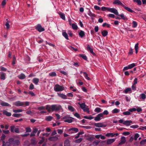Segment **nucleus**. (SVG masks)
Returning <instances> with one entry per match:
<instances>
[{"instance_id":"f257e3e1","label":"nucleus","mask_w":146,"mask_h":146,"mask_svg":"<svg viewBox=\"0 0 146 146\" xmlns=\"http://www.w3.org/2000/svg\"><path fill=\"white\" fill-rule=\"evenodd\" d=\"M101 10L103 11H108L113 13L117 15H119V13L117 10L114 8H110L103 7H101Z\"/></svg>"},{"instance_id":"f03ea898","label":"nucleus","mask_w":146,"mask_h":146,"mask_svg":"<svg viewBox=\"0 0 146 146\" xmlns=\"http://www.w3.org/2000/svg\"><path fill=\"white\" fill-rule=\"evenodd\" d=\"M9 141V142L12 143L13 146H18L20 143V141L18 139L11 138H10Z\"/></svg>"},{"instance_id":"7ed1b4c3","label":"nucleus","mask_w":146,"mask_h":146,"mask_svg":"<svg viewBox=\"0 0 146 146\" xmlns=\"http://www.w3.org/2000/svg\"><path fill=\"white\" fill-rule=\"evenodd\" d=\"M54 90L56 92H61L64 89V87L58 84H56L54 87Z\"/></svg>"},{"instance_id":"20e7f679","label":"nucleus","mask_w":146,"mask_h":146,"mask_svg":"<svg viewBox=\"0 0 146 146\" xmlns=\"http://www.w3.org/2000/svg\"><path fill=\"white\" fill-rule=\"evenodd\" d=\"M51 110L52 111H57L60 110L61 108V106L57 105H53L51 106Z\"/></svg>"},{"instance_id":"39448f33","label":"nucleus","mask_w":146,"mask_h":146,"mask_svg":"<svg viewBox=\"0 0 146 146\" xmlns=\"http://www.w3.org/2000/svg\"><path fill=\"white\" fill-rule=\"evenodd\" d=\"M81 108L82 109L84 112H87L89 113V109L88 108H86V105L85 103H83L81 104L80 103H78Z\"/></svg>"},{"instance_id":"423d86ee","label":"nucleus","mask_w":146,"mask_h":146,"mask_svg":"<svg viewBox=\"0 0 146 146\" xmlns=\"http://www.w3.org/2000/svg\"><path fill=\"white\" fill-rule=\"evenodd\" d=\"M103 114L100 113L98 114L94 118V120L96 121H99L101 119V118L103 117Z\"/></svg>"},{"instance_id":"0eeeda50","label":"nucleus","mask_w":146,"mask_h":146,"mask_svg":"<svg viewBox=\"0 0 146 146\" xmlns=\"http://www.w3.org/2000/svg\"><path fill=\"white\" fill-rule=\"evenodd\" d=\"M37 30L39 32H41L44 31V28L42 27L40 25H38L36 28Z\"/></svg>"},{"instance_id":"6e6552de","label":"nucleus","mask_w":146,"mask_h":146,"mask_svg":"<svg viewBox=\"0 0 146 146\" xmlns=\"http://www.w3.org/2000/svg\"><path fill=\"white\" fill-rule=\"evenodd\" d=\"M113 4L114 5H120L123 7V4L121 1L119 0H114V1L113 2Z\"/></svg>"},{"instance_id":"1a4fd4ad","label":"nucleus","mask_w":146,"mask_h":146,"mask_svg":"<svg viewBox=\"0 0 146 146\" xmlns=\"http://www.w3.org/2000/svg\"><path fill=\"white\" fill-rule=\"evenodd\" d=\"M58 139L57 135H56L54 136L50 137L48 138V140L50 141H54L57 140Z\"/></svg>"},{"instance_id":"9d476101","label":"nucleus","mask_w":146,"mask_h":146,"mask_svg":"<svg viewBox=\"0 0 146 146\" xmlns=\"http://www.w3.org/2000/svg\"><path fill=\"white\" fill-rule=\"evenodd\" d=\"M25 104L23 102L18 101L15 103V105L17 106H22Z\"/></svg>"},{"instance_id":"9b49d317","label":"nucleus","mask_w":146,"mask_h":146,"mask_svg":"<svg viewBox=\"0 0 146 146\" xmlns=\"http://www.w3.org/2000/svg\"><path fill=\"white\" fill-rule=\"evenodd\" d=\"M126 141L125 137L124 136H123L121 137L120 142L119 143V145H122L124 144Z\"/></svg>"},{"instance_id":"f8f14e48","label":"nucleus","mask_w":146,"mask_h":146,"mask_svg":"<svg viewBox=\"0 0 146 146\" xmlns=\"http://www.w3.org/2000/svg\"><path fill=\"white\" fill-rule=\"evenodd\" d=\"M94 125L95 126L98 127H106V125L103 124L101 123H95Z\"/></svg>"},{"instance_id":"ddd939ff","label":"nucleus","mask_w":146,"mask_h":146,"mask_svg":"<svg viewBox=\"0 0 146 146\" xmlns=\"http://www.w3.org/2000/svg\"><path fill=\"white\" fill-rule=\"evenodd\" d=\"M115 140V139H110L107 140V143L108 145H110L114 142Z\"/></svg>"},{"instance_id":"4468645a","label":"nucleus","mask_w":146,"mask_h":146,"mask_svg":"<svg viewBox=\"0 0 146 146\" xmlns=\"http://www.w3.org/2000/svg\"><path fill=\"white\" fill-rule=\"evenodd\" d=\"M0 104L2 106H7L10 107L11 106V105L8 103L3 101H2L0 103Z\"/></svg>"},{"instance_id":"2eb2a0df","label":"nucleus","mask_w":146,"mask_h":146,"mask_svg":"<svg viewBox=\"0 0 146 146\" xmlns=\"http://www.w3.org/2000/svg\"><path fill=\"white\" fill-rule=\"evenodd\" d=\"M132 123V121L131 120H127L123 122V124L127 126H129L130 125V123Z\"/></svg>"},{"instance_id":"dca6fc26","label":"nucleus","mask_w":146,"mask_h":146,"mask_svg":"<svg viewBox=\"0 0 146 146\" xmlns=\"http://www.w3.org/2000/svg\"><path fill=\"white\" fill-rule=\"evenodd\" d=\"M125 4H124L123 6V7H124L125 10L131 13H133L134 12V11L130 8L128 7L125 6Z\"/></svg>"},{"instance_id":"f3484780","label":"nucleus","mask_w":146,"mask_h":146,"mask_svg":"<svg viewBox=\"0 0 146 146\" xmlns=\"http://www.w3.org/2000/svg\"><path fill=\"white\" fill-rule=\"evenodd\" d=\"M57 94L59 97L61 98L62 99H67L66 96L65 94H59L58 93Z\"/></svg>"},{"instance_id":"a211bd4d","label":"nucleus","mask_w":146,"mask_h":146,"mask_svg":"<svg viewBox=\"0 0 146 146\" xmlns=\"http://www.w3.org/2000/svg\"><path fill=\"white\" fill-rule=\"evenodd\" d=\"M39 81V79L38 78H34L32 80L33 82L35 85H37Z\"/></svg>"},{"instance_id":"6ab92c4d","label":"nucleus","mask_w":146,"mask_h":146,"mask_svg":"<svg viewBox=\"0 0 146 146\" xmlns=\"http://www.w3.org/2000/svg\"><path fill=\"white\" fill-rule=\"evenodd\" d=\"M87 49L88 50H89L90 53L92 54L93 55L95 54L94 53L93 51V49L90 47V45L88 44L87 45Z\"/></svg>"},{"instance_id":"aec40b11","label":"nucleus","mask_w":146,"mask_h":146,"mask_svg":"<svg viewBox=\"0 0 146 146\" xmlns=\"http://www.w3.org/2000/svg\"><path fill=\"white\" fill-rule=\"evenodd\" d=\"M3 113L4 115L7 116H10L11 115V114L10 112H8L5 110H4L3 111Z\"/></svg>"},{"instance_id":"412c9836","label":"nucleus","mask_w":146,"mask_h":146,"mask_svg":"<svg viewBox=\"0 0 146 146\" xmlns=\"http://www.w3.org/2000/svg\"><path fill=\"white\" fill-rule=\"evenodd\" d=\"M18 77L21 80L24 79L26 77L25 75L23 73H21L19 75Z\"/></svg>"},{"instance_id":"4be33fe9","label":"nucleus","mask_w":146,"mask_h":146,"mask_svg":"<svg viewBox=\"0 0 146 146\" xmlns=\"http://www.w3.org/2000/svg\"><path fill=\"white\" fill-rule=\"evenodd\" d=\"M1 80H4L5 79L6 74L3 72H1Z\"/></svg>"},{"instance_id":"5701e85b","label":"nucleus","mask_w":146,"mask_h":146,"mask_svg":"<svg viewBox=\"0 0 146 146\" xmlns=\"http://www.w3.org/2000/svg\"><path fill=\"white\" fill-rule=\"evenodd\" d=\"M102 35L104 36L105 37L107 35L108 33V31L107 30H104L102 32Z\"/></svg>"},{"instance_id":"b1692460","label":"nucleus","mask_w":146,"mask_h":146,"mask_svg":"<svg viewBox=\"0 0 146 146\" xmlns=\"http://www.w3.org/2000/svg\"><path fill=\"white\" fill-rule=\"evenodd\" d=\"M118 16H119L120 17H121V18L123 20H127V19L126 17L123 14V13L121 14L120 15H119Z\"/></svg>"},{"instance_id":"393cba45","label":"nucleus","mask_w":146,"mask_h":146,"mask_svg":"<svg viewBox=\"0 0 146 146\" xmlns=\"http://www.w3.org/2000/svg\"><path fill=\"white\" fill-rule=\"evenodd\" d=\"M70 141L68 139H66L64 142V146H70Z\"/></svg>"},{"instance_id":"a878e982","label":"nucleus","mask_w":146,"mask_h":146,"mask_svg":"<svg viewBox=\"0 0 146 146\" xmlns=\"http://www.w3.org/2000/svg\"><path fill=\"white\" fill-rule=\"evenodd\" d=\"M88 15L90 16L91 18V19H94V18L95 17V15L91 12H89L88 13Z\"/></svg>"},{"instance_id":"bb28decb","label":"nucleus","mask_w":146,"mask_h":146,"mask_svg":"<svg viewBox=\"0 0 146 146\" xmlns=\"http://www.w3.org/2000/svg\"><path fill=\"white\" fill-rule=\"evenodd\" d=\"M3 142V145L2 146H11L10 142H7L5 143V142L4 141H2Z\"/></svg>"},{"instance_id":"cd10ccee","label":"nucleus","mask_w":146,"mask_h":146,"mask_svg":"<svg viewBox=\"0 0 146 146\" xmlns=\"http://www.w3.org/2000/svg\"><path fill=\"white\" fill-rule=\"evenodd\" d=\"M49 75L51 77H53L56 76L57 74L55 72H50L49 74Z\"/></svg>"},{"instance_id":"c85d7f7f","label":"nucleus","mask_w":146,"mask_h":146,"mask_svg":"<svg viewBox=\"0 0 146 146\" xmlns=\"http://www.w3.org/2000/svg\"><path fill=\"white\" fill-rule=\"evenodd\" d=\"M62 34L63 36L67 40L69 39L68 35L66 32H63L62 33Z\"/></svg>"},{"instance_id":"c756f323","label":"nucleus","mask_w":146,"mask_h":146,"mask_svg":"<svg viewBox=\"0 0 146 146\" xmlns=\"http://www.w3.org/2000/svg\"><path fill=\"white\" fill-rule=\"evenodd\" d=\"M79 36L81 37H83L85 35L84 32L82 31H81L79 33Z\"/></svg>"},{"instance_id":"7c9ffc66","label":"nucleus","mask_w":146,"mask_h":146,"mask_svg":"<svg viewBox=\"0 0 146 146\" xmlns=\"http://www.w3.org/2000/svg\"><path fill=\"white\" fill-rule=\"evenodd\" d=\"M133 1L137 3L138 5H141L142 3L141 0H133Z\"/></svg>"},{"instance_id":"2f4dec72","label":"nucleus","mask_w":146,"mask_h":146,"mask_svg":"<svg viewBox=\"0 0 146 146\" xmlns=\"http://www.w3.org/2000/svg\"><path fill=\"white\" fill-rule=\"evenodd\" d=\"M140 98L142 100H145L146 98V96L143 93L141 94L140 95Z\"/></svg>"},{"instance_id":"473e14b6","label":"nucleus","mask_w":146,"mask_h":146,"mask_svg":"<svg viewBox=\"0 0 146 146\" xmlns=\"http://www.w3.org/2000/svg\"><path fill=\"white\" fill-rule=\"evenodd\" d=\"M84 76L85 78L88 80H89L90 78L88 76V74L86 72H83Z\"/></svg>"},{"instance_id":"72a5a7b5","label":"nucleus","mask_w":146,"mask_h":146,"mask_svg":"<svg viewBox=\"0 0 146 146\" xmlns=\"http://www.w3.org/2000/svg\"><path fill=\"white\" fill-rule=\"evenodd\" d=\"M135 52L137 54L139 50L138 44V43L135 44Z\"/></svg>"},{"instance_id":"f704fd0d","label":"nucleus","mask_w":146,"mask_h":146,"mask_svg":"<svg viewBox=\"0 0 146 146\" xmlns=\"http://www.w3.org/2000/svg\"><path fill=\"white\" fill-rule=\"evenodd\" d=\"M59 15L61 19L64 20H65V16L64 13H61L59 14Z\"/></svg>"},{"instance_id":"c9c22d12","label":"nucleus","mask_w":146,"mask_h":146,"mask_svg":"<svg viewBox=\"0 0 146 146\" xmlns=\"http://www.w3.org/2000/svg\"><path fill=\"white\" fill-rule=\"evenodd\" d=\"M53 118V117L51 116H49L46 117L45 119L46 120L48 121H50Z\"/></svg>"},{"instance_id":"e433bc0d","label":"nucleus","mask_w":146,"mask_h":146,"mask_svg":"<svg viewBox=\"0 0 146 146\" xmlns=\"http://www.w3.org/2000/svg\"><path fill=\"white\" fill-rule=\"evenodd\" d=\"M68 109L69 111L72 112L74 111V108L71 106H68Z\"/></svg>"},{"instance_id":"4c0bfd02","label":"nucleus","mask_w":146,"mask_h":146,"mask_svg":"<svg viewBox=\"0 0 146 146\" xmlns=\"http://www.w3.org/2000/svg\"><path fill=\"white\" fill-rule=\"evenodd\" d=\"M120 111L119 109L115 108L113 109L112 111V112L113 113H115L119 112Z\"/></svg>"},{"instance_id":"58836bf2","label":"nucleus","mask_w":146,"mask_h":146,"mask_svg":"<svg viewBox=\"0 0 146 146\" xmlns=\"http://www.w3.org/2000/svg\"><path fill=\"white\" fill-rule=\"evenodd\" d=\"M101 111V109L100 108L98 107L96 108L94 110V111L98 113H99Z\"/></svg>"},{"instance_id":"ea45409f","label":"nucleus","mask_w":146,"mask_h":146,"mask_svg":"<svg viewBox=\"0 0 146 146\" xmlns=\"http://www.w3.org/2000/svg\"><path fill=\"white\" fill-rule=\"evenodd\" d=\"M106 136L108 137H113V133H108L106 135Z\"/></svg>"},{"instance_id":"a19ab883","label":"nucleus","mask_w":146,"mask_h":146,"mask_svg":"<svg viewBox=\"0 0 146 146\" xmlns=\"http://www.w3.org/2000/svg\"><path fill=\"white\" fill-rule=\"evenodd\" d=\"M132 27L133 28L136 27L137 25V22L135 21H133L132 22Z\"/></svg>"},{"instance_id":"79ce46f5","label":"nucleus","mask_w":146,"mask_h":146,"mask_svg":"<svg viewBox=\"0 0 146 146\" xmlns=\"http://www.w3.org/2000/svg\"><path fill=\"white\" fill-rule=\"evenodd\" d=\"M12 116L15 117H19L20 116H22V115L20 113H14Z\"/></svg>"},{"instance_id":"37998d69","label":"nucleus","mask_w":146,"mask_h":146,"mask_svg":"<svg viewBox=\"0 0 146 146\" xmlns=\"http://www.w3.org/2000/svg\"><path fill=\"white\" fill-rule=\"evenodd\" d=\"M70 131H73L75 132H77L78 131V129L76 128H73L69 129Z\"/></svg>"},{"instance_id":"c03bdc74","label":"nucleus","mask_w":146,"mask_h":146,"mask_svg":"<svg viewBox=\"0 0 146 146\" xmlns=\"http://www.w3.org/2000/svg\"><path fill=\"white\" fill-rule=\"evenodd\" d=\"M23 111V110L21 109L15 110H13V112L15 113L21 112Z\"/></svg>"},{"instance_id":"a18cd8bd","label":"nucleus","mask_w":146,"mask_h":146,"mask_svg":"<svg viewBox=\"0 0 146 146\" xmlns=\"http://www.w3.org/2000/svg\"><path fill=\"white\" fill-rule=\"evenodd\" d=\"M80 56L84 60H87V56L83 54H80Z\"/></svg>"},{"instance_id":"49530a36","label":"nucleus","mask_w":146,"mask_h":146,"mask_svg":"<svg viewBox=\"0 0 146 146\" xmlns=\"http://www.w3.org/2000/svg\"><path fill=\"white\" fill-rule=\"evenodd\" d=\"M72 28L74 30H76L78 29L77 26L75 24H72Z\"/></svg>"},{"instance_id":"de8ad7c7","label":"nucleus","mask_w":146,"mask_h":146,"mask_svg":"<svg viewBox=\"0 0 146 146\" xmlns=\"http://www.w3.org/2000/svg\"><path fill=\"white\" fill-rule=\"evenodd\" d=\"M102 26L104 27L106 26L108 28H110V25L106 23H105L103 24Z\"/></svg>"},{"instance_id":"09e8293b","label":"nucleus","mask_w":146,"mask_h":146,"mask_svg":"<svg viewBox=\"0 0 146 146\" xmlns=\"http://www.w3.org/2000/svg\"><path fill=\"white\" fill-rule=\"evenodd\" d=\"M51 107H50L48 105H46V108H45V109L46 110H48V112H50L51 111Z\"/></svg>"},{"instance_id":"8fccbe9b","label":"nucleus","mask_w":146,"mask_h":146,"mask_svg":"<svg viewBox=\"0 0 146 146\" xmlns=\"http://www.w3.org/2000/svg\"><path fill=\"white\" fill-rule=\"evenodd\" d=\"M82 140V138H80L76 140L75 141V142L76 143H80L81 142Z\"/></svg>"},{"instance_id":"3c124183","label":"nucleus","mask_w":146,"mask_h":146,"mask_svg":"<svg viewBox=\"0 0 146 146\" xmlns=\"http://www.w3.org/2000/svg\"><path fill=\"white\" fill-rule=\"evenodd\" d=\"M131 91V89L130 88H126L124 91V93L127 94L128 92Z\"/></svg>"},{"instance_id":"603ef678","label":"nucleus","mask_w":146,"mask_h":146,"mask_svg":"<svg viewBox=\"0 0 146 146\" xmlns=\"http://www.w3.org/2000/svg\"><path fill=\"white\" fill-rule=\"evenodd\" d=\"M15 126L14 125L11 126L10 127V131L12 133L14 132V130L15 129Z\"/></svg>"},{"instance_id":"864d4df0","label":"nucleus","mask_w":146,"mask_h":146,"mask_svg":"<svg viewBox=\"0 0 146 146\" xmlns=\"http://www.w3.org/2000/svg\"><path fill=\"white\" fill-rule=\"evenodd\" d=\"M136 65L135 63H132L131 64H129L128 66L129 68L130 69L133 68Z\"/></svg>"},{"instance_id":"5fc2aeb1","label":"nucleus","mask_w":146,"mask_h":146,"mask_svg":"<svg viewBox=\"0 0 146 146\" xmlns=\"http://www.w3.org/2000/svg\"><path fill=\"white\" fill-rule=\"evenodd\" d=\"M72 120L71 119H68L64 120V121L68 123H71L72 122Z\"/></svg>"},{"instance_id":"6e6d98bb","label":"nucleus","mask_w":146,"mask_h":146,"mask_svg":"<svg viewBox=\"0 0 146 146\" xmlns=\"http://www.w3.org/2000/svg\"><path fill=\"white\" fill-rule=\"evenodd\" d=\"M123 114L124 115H129L131 113L129 111H126L123 112Z\"/></svg>"},{"instance_id":"4d7b16f0","label":"nucleus","mask_w":146,"mask_h":146,"mask_svg":"<svg viewBox=\"0 0 146 146\" xmlns=\"http://www.w3.org/2000/svg\"><path fill=\"white\" fill-rule=\"evenodd\" d=\"M100 141H95L93 143V144L94 145H97L100 143Z\"/></svg>"},{"instance_id":"13d9d810","label":"nucleus","mask_w":146,"mask_h":146,"mask_svg":"<svg viewBox=\"0 0 146 146\" xmlns=\"http://www.w3.org/2000/svg\"><path fill=\"white\" fill-rule=\"evenodd\" d=\"M139 137V134L136 133L134 136V139L135 140H137L138 137Z\"/></svg>"},{"instance_id":"bf43d9fd","label":"nucleus","mask_w":146,"mask_h":146,"mask_svg":"<svg viewBox=\"0 0 146 146\" xmlns=\"http://www.w3.org/2000/svg\"><path fill=\"white\" fill-rule=\"evenodd\" d=\"M139 126L137 125H132L130 126V127L132 128L135 129L138 128Z\"/></svg>"},{"instance_id":"052dcab7","label":"nucleus","mask_w":146,"mask_h":146,"mask_svg":"<svg viewBox=\"0 0 146 146\" xmlns=\"http://www.w3.org/2000/svg\"><path fill=\"white\" fill-rule=\"evenodd\" d=\"M94 9L96 10L100 11L101 10L100 8L98 6L95 5L94 6Z\"/></svg>"},{"instance_id":"680f3d73","label":"nucleus","mask_w":146,"mask_h":146,"mask_svg":"<svg viewBox=\"0 0 146 146\" xmlns=\"http://www.w3.org/2000/svg\"><path fill=\"white\" fill-rule=\"evenodd\" d=\"M25 129L27 132H30L31 131V130L30 127H26Z\"/></svg>"},{"instance_id":"e2e57ef3","label":"nucleus","mask_w":146,"mask_h":146,"mask_svg":"<svg viewBox=\"0 0 146 146\" xmlns=\"http://www.w3.org/2000/svg\"><path fill=\"white\" fill-rule=\"evenodd\" d=\"M45 109V107L43 106H41L38 108L37 109L39 110H44Z\"/></svg>"},{"instance_id":"0e129e2a","label":"nucleus","mask_w":146,"mask_h":146,"mask_svg":"<svg viewBox=\"0 0 146 146\" xmlns=\"http://www.w3.org/2000/svg\"><path fill=\"white\" fill-rule=\"evenodd\" d=\"M83 134L82 132H80L77 134V135L75 137V139H77L79 137L80 135Z\"/></svg>"},{"instance_id":"69168bd1","label":"nucleus","mask_w":146,"mask_h":146,"mask_svg":"<svg viewBox=\"0 0 146 146\" xmlns=\"http://www.w3.org/2000/svg\"><path fill=\"white\" fill-rule=\"evenodd\" d=\"M129 111L130 112H132L136 111V109L135 108L130 109L129 110Z\"/></svg>"},{"instance_id":"338daca9","label":"nucleus","mask_w":146,"mask_h":146,"mask_svg":"<svg viewBox=\"0 0 146 146\" xmlns=\"http://www.w3.org/2000/svg\"><path fill=\"white\" fill-rule=\"evenodd\" d=\"M108 16L111 18H114L115 17V15L112 14H110L107 15Z\"/></svg>"},{"instance_id":"774afa93","label":"nucleus","mask_w":146,"mask_h":146,"mask_svg":"<svg viewBox=\"0 0 146 146\" xmlns=\"http://www.w3.org/2000/svg\"><path fill=\"white\" fill-rule=\"evenodd\" d=\"M146 142V139H143L140 142V144L141 145H144Z\"/></svg>"}]
</instances>
